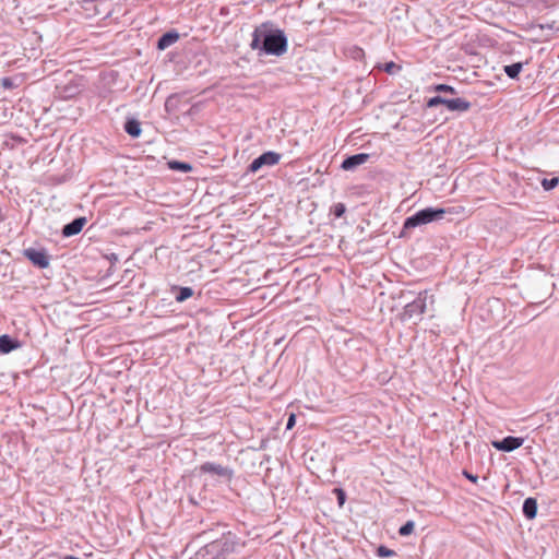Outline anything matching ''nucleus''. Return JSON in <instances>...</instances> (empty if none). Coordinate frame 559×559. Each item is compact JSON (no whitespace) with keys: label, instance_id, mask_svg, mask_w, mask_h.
Returning a JSON list of instances; mask_svg holds the SVG:
<instances>
[{"label":"nucleus","instance_id":"cd10ccee","mask_svg":"<svg viewBox=\"0 0 559 559\" xmlns=\"http://www.w3.org/2000/svg\"><path fill=\"white\" fill-rule=\"evenodd\" d=\"M342 168L345 170L349 169V157L345 158L342 163Z\"/></svg>","mask_w":559,"mask_h":559},{"label":"nucleus","instance_id":"5701e85b","mask_svg":"<svg viewBox=\"0 0 559 559\" xmlns=\"http://www.w3.org/2000/svg\"><path fill=\"white\" fill-rule=\"evenodd\" d=\"M333 211H334L335 216H336V217H340V216H342V215L345 213L346 207H345V205H344V204L338 203V204H336V205L334 206Z\"/></svg>","mask_w":559,"mask_h":559},{"label":"nucleus","instance_id":"6ab92c4d","mask_svg":"<svg viewBox=\"0 0 559 559\" xmlns=\"http://www.w3.org/2000/svg\"><path fill=\"white\" fill-rule=\"evenodd\" d=\"M558 182H559L558 178L544 179L542 181V186L546 191H549V190L554 189L555 187H557Z\"/></svg>","mask_w":559,"mask_h":559},{"label":"nucleus","instance_id":"bb28decb","mask_svg":"<svg viewBox=\"0 0 559 559\" xmlns=\"http://www.w3.org/2000/svg\"><path fill=\"white\" fill-rule=\"evenodd\" d=\"M463 475H464V477H466L468 480H471L473 483H477V480H478V476L473 475V474L468 473L467 471H463Z\"/></svg>","mask_w":559,"mask_h":559},{"label":"nucleus","instance_id":"2eb2a0df","mask_svg":"<svg viewBox=\"0 0 559 559\" xmlns=\"http://www.w3.org/2000/svg\"><path fill=\"white\" fill-rule=\"evenodd\" d=\"M370 155L365 153L352 155V168L366 163Z\"/></svg>","mask_w":559,"mask_h":559},{"label":"nucleus","instance_id":"b1692460","mask_svg":"<svg viewBox=\"0 0 559 559\" xmlns=\"http://www.w3.org/2000/svg\"><path fill=\"white\" fill-rule=\"evenodd\" d=\"M335 492L337 493V498H338V503L340 506H343L345 503V500H346V493L343 489H338L336 488L335 489Z\"/></svg>","mask_w":559,"mask_h":559},{"label":"nucleus","instance_id":"4468645a","mask_svg":"<svg viewBox=\"0 0 559 559\" xmlns=\"http://www.w3.org/2000/svg\"><path fill=\"white\" fill-rule=\"evenodd\" d=\"M168 167L173 170H180L183 173H189L192 170V166L190 164L178 162V160L169 162Z\"/></svg>","mask_w":559,"mask_h":559},{"label":"nucleus","instance_id":"1a4fd4ad","mask_svg":"<svg viewBox=\"0 0 559 559\" xmlns=\"http://www.w3.org/2000/svg\"><path fill=\"white\" fill-rule=\"evenodd\" d=\"M178 38L179 35L176 32L166 33L158 39L157 47L158 49L164 50L169 46L174 45L178 40Z\"/></svg>","mask_w":559,"mask_h":559},{"label":"nucleus","instance_id":"aec40b11","mask_svg":"<svg viewBox=\"0 0 559 559\" xmlns=\"http://www.w3.org/2000/svg\"><path fill=\"white\" fill-rule=\"evenodd\" d=\"M381 69L389 74H393L396 71L401 70V67L395 64L393 61H390V62L384 63Z\"/></svg>","mask_w":559,"mask_h":559},{"label":"nucleus","instance_id":"a878e982","mask_svg":"<svg viewBox=\"0 0 559 559\" xmlns=\"http://www.w3.org/2000/svg\"><path fill=\"white\" fill-rule=\"evenodd\" d=\"M295 423H296V416H295V414H292V415L288 417L286 428H287L288 430H289V429H292V428L295 426Z\"/></svg>","mask_w":559,"mask_h":559},{"label":"nucleus","instance_id":"9d476101","mask_svg":"<svg viewBox=\"0 0 559 559\" xmlns=\"http://www.w3.org/2000/svg\"><path fill=\"white\" fill-rule=\"evenodd\" d=\"M523 513L530 520L534 519L537 514V502L534 498H527L523 503Z\"/></svg>","mask_w":559,"mask_h":559},{"label":"nucleus","instance_id":"ddd939ff","mask_svg":"<svg viewBox=\"0 0 559 559\" xmlns=\"http://www.w3.org/2000/svg\"><path fill=\"white\" fill-rule=\"evenodd\" d=\"M523 64L521 62L512 63L504 67V72L510 79L518 78L521 72Z\"/></svg>","mask_w":559,"mask_h":559},{"label":"nucleus","instance_id":"9b49d317","mask_svg":"<svg viewBox=\"0 0 559 559\" xmlns=\"http://www.w3.org/2000/svg\"><path fill=\"white\" fill-rule=\"evenodd\" d=\"M124 130L126 132L133 136V138H138L140 136L141 132H142V129H141V124L138 120L135 119H132V120H128L126 126H124Z\"/></svg>","mask_w":559,"mask_h":559},{"label":"nucleus","instance_id":"a211bd4d","mask_svg":"<svg viewBox=\"0 0 559 559\" xmlns=\"http://www.w3.org/2000/svg\"><path fill=\"white\" fill-rule=\"evenodd\" d=\"M447 100L448 98H443L441 96H435V97H431L428 103H427V106L432 108V107H436L438 105H447Z\"/></svg>","mask_w":559,"mask_h":559},{"label":"nucleus","instance_id":"f8f14e48","mask_svg":"<svg viewBox=\"0 0 559 559\" xmlns=\"http://www.w3.org/2000/svg\"><path fill=\"white\" fill-rule=\"evenodd\" d=\"M17 347L8 335L0 336V353L8 354Z\"/></svg>","mask_w":559,"mask_h":559},{"label":"nucleus","instance_id":"c85d7f7f","mask_svg":"<svg viewBox=\"0 0 559 559\" xmlns=\"http://www.w3.org/2000/svg\"><path fill=\"white\" fill-rule=\"evenodd\" d=\"M2 84H3L4 86H10V82H9V80H8V79H3V80H2Z\"/></svg>","mask_w":559,"mask_h":559},{"label":"nucleus","instance_id":"7ed1b4c3","mask_svg":"<svg viewBox=\"0 0 559 559\" xmlns=\"http://www.w3.org/2000/svg\"><path fill=\"white\" fill-rule=\"evenodd\" d=\"M427 299H428L427 292L419 293L415 300H413L412 302H408L404 307L402 318L404 320L420 319L421 316L424 314V312L426 311Z\"/></svg>","mask_w":559,"mask_h":559},{"label":"nucleus","instance_id":"4be33fe9","mask_svg":"<svg viewBox=\"0 0 559 559\" xmlns=\"http://www.w3.org/2000/svg\"><path fill=\"white\" fill-rule=\"evenodd\" d=\"M435 91H437V92H447V93H451V94L455 93L454 87H452L450 85H447V84H438V85H436L435 86Z\"/></svg>","mask_w":559,"mask_h":559},{"label":"nucleus","instance_id":"6e6552de","mask_svg":"<svg viewBox=\"0 0 559 559\" xmlns=\"http://www.w3.org/2000/svg\"><path fill=\"white\" fill-rule=\"evenodd\" d=\"M445 107L450 111L463 112V111H467L471 108V103L464 98L457 97V98H453V99H448Z\"/></svg>","mask_w":559,"mask_h":559},{"label":"nucleus","instance_id":"dca6fc26","mask_svg":"<svg viewBox=\"0 0 559 559\" xmlns=\"http://www.w3.org/2000/svg\"><path fill=\"white\" fill-rule=\"evenodd\" d=\"M415 523L413 521H407L404 525H402L399 530L400 535L407 536L414 532Z\"/></svg>","mask_w":559,"mask_h":559},{"label":"nucleus","instance_id":"423d86ee","mask_svg":"<svg viewBox=\"0 0 559 559\" xmlns=\"http://www.w3.org/2000/svg\"><path fill=\"white\" fill-rule=\"evenodd\" d=\"M25 257L40 269H46L49 266V259L44 251L27 249L24 252Z\"/></svg>","mask_w":559,"mask_h":559},{"label":"nucleus","instance_id":"f3484780","mask_svg":"<svg viewBox=\"0 0 559 559\" xmlns=\"http://www.w3.org/2000/svg\"><path fill=\"white\" fill-rule=\"evenodd\" d=\"M193 292L190 287H182L179 295L176 297L177 301L181 302L192 296Z\"/></svg>","mask_w":559,"mask_h":559},{"label":"nucleus","instance_id":"412c9836","mask_svg":"<svg viewBox=\"0 0 559 559\" xmlns=\"http://www.w3.org/2000/svg\"><path fill=\"white\" fill-rule=\"evenodd\" d=\"M377 554L379 557H393L395 556V551L392 549H389L388 547L381 545L377 549Z\"/></svg>","mask_w":559,"mask_h":559},{"label":"nucleus","instance_id":"393cba45","mask_svg":"<svg viewBox=\"0 0 559 559\" xmlns=\"http://www.w3.org/2000/svg\"><path fill=\"white\" fill-rule=\"evenodd\" d=\"M364 55V51L362 49L358 48V47H355V48H352V58H361Z\"/></svg>","mask_w":559,"mask_h":559},{"label":"nucleus","instance_id":"0eeeda50","mask_svg":"<svg viewBox=\"0 0 559 559\" xmlns=\"http://www.w3.org/2000/svg\"><path fill=\"white\" fill-rule=\"evenodd\" d=\"M85 223H86L85 217L75 218L74 221H72L71 223L67 224L63 227V229H62L63 236L71 237V236L78 235L83 229Z\"/></svg>","mask_w":559,"mask_h":559},{"label":"nucleus","instance_id":"20e7f679","mask_svg":"<svg viewBox=\"0 0 559 559\" xmlns=\"http://www.w3.org/2000/svg\"><path fill=\"white\" fill-rule=\"evenodd\" d=\"M280 162V155L274 152H266L253 159L250 164V171L255 173L264 165H276Z\"/></svg>","mask_w":559,"mask_h":559},{"label":"nucleus","instance_id":"f257e3e1","mask_svg":"<svg viewBox=\"0 0 559 559\" xmlns=\"http://www.w3.org/2000/svg\"><path fill=\"white\" fill-rule=\"evenodd\" d=\"M253 50H259L260 53L283 56L287 51V37L281 29L263 32L255 29L251 43Z\"/></svg>","mask_w":559,"mask_h":559},{"label":"nucleus","instance_id":"c756f323","mask_svg":"<svg viewBox=\"0 0 559 559\" xmlns=\"http://www.w3.org/2000/svg\"><path fill=\"white\" fill-rule=\"evenodd\" d=\"M64 559H80V558L74 557V556H67Z\"/></svg>","mask_w":559,"mask_h":559},{"label":"nucleus","instance_id":"f03ea898","mask_svg":"<svg viewBox=\"0 0 559 559\" xmlns=\"http://www.w3.org/2000/svg\"><path fill=\"white\" fill-rule=\"evenodd\" d=\"M447 211L444 209L427 207L416 212L414 215L407 217L404 222V229H413L421 225L429 224L435 221L443 218Z\"/></svg>","mask_w":559,"mask_h":559},{"label":"nucleus","instance_id":"39448f33","mask_svg":"<svg viewBox=\"0 0 559 559\" xmlns=\"http://www.w3.org/2000/svg\"><path fill=\"white\" fill-rule=\"evenodd\" d=\"M524 440L518 437H506L500 441H492V447L499 451L511 452L522 447Z\"/></svg>","mask_w":559,"mask_h":559}]
</instances>
